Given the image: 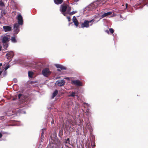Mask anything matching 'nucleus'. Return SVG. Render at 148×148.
Wrapping results in <instances>:
<instances>
[{"mask_svg":"<svg viewBox=\"0 0 148 148\" xmlns=\"http://www.w3.org/2000/svg\"><path fill=\"white\" fill-rule=\"evenodd\" d=\"M77 12L76 11H73L71 12L70 13V14H75V13H76V12Z\"/></svg>","mask_w":148,"mask_h":148,"instance_id":"nucleus-24","label":"nucleus"},{"mask_svg":"<svg viewBox=\"0 0 148 148\" xmlns=\"http://www.w3.org/2000/svg\"><path fill=\"white\" fill-rule=\"evenodd\" d=\"M11 41L13 42H15L16 41L15 38L14 37H12L11 38Z\"/></svg>","mask_w":148,"mask_h":148,"instance_id":"nucleus-20","label":"nucleus"},{"mask_svg":"<svg viewBox=\"0 0 148 148\" xmlns=\"http://www.w3.org/2000/svg\"><path fill=\"white\" fill-rule=\"evenodd\" d=\"M65 79H69V77H66V78H65Z\"/></svg>","mask_w":148,"mask_h":148,"instance_id":"nucleus-30","label":"nucleus"},{"mask_svg":"<svg viewBox=\"0 0 148 148\" xmlns=\"http://www.w3.org/2000/svg\"><path fill=\"white\" fill-rule=\"evenodd\" d=\"M3 27L5 32L10 31L11 29V28L10 26H4Z\"/></svg>","mask_w":148,"mask_h":148,"instance_id":"nucleus-12","label":"nucleus"},{"mask_svg":"<svg viewBox=\"0 0 148 148\" xmlns=\"http://www.w3.org/2000/svg\"><path fill=\"white\" fill-rule=\"evenodd\" d=\"M1 47L0 46V51L1 50Z\"/></svg>","mask_w":148,"mask_h":148,"instance_id":"nucleus-35","label":"nucleus"},{"mask_svg":"<svg viewBox=\"0 0 148 148\" xmlns=\"http://www.w3.org/2000/svg\"><path fill=\"white\" fill-rule=\"evenodd\" d=\"M51 73V72L49 69L45 68L43 69L42 71V74L45 77H47Z\"/></svg>","mask_w":148,"mask_h":148,"instance_id":"nucleus-6","label":"nucleus"},{"mask_svg":"<svg viewBox=\"0 0 148 148\" xmlns=\"http://www.w3.org/2000/svg\"><path fill=\"white\" fill-rule=\"evenodd\" d=\"M95 146V145H93V146L94 147Z\"/></svg>","mask_w":148,"mask_h":148,"instance_id":"nucleus-38","label":"nucleus"},{"mask_svg":"<svg viewBox=\"0 0 148 148\" xmlns=\"http://www.w3.org/2000/svg\"><path fill=\"white\" fill-rule=\"evenodd\" d=\"M104 3V2H103V3H102V4H103Z\"/></svg>","mask_w":148,"mask_h":148,"instance_id":"nucleus-42","label":"nucleus"},{"mask_svg":"<svg viewBox=\"0 0 148 148\" xmlns=\"http://www.w3.org/2000/svg\"><path fill=\"white\" fill-rule=\"evenodd\" d=\"M11 60V59L9 61V62H10Z\"/></svg>","mask_w":148,"mask_h":148,"instance_id":"nucleus-40","label":"nucleus"},{"mask_svg":"<svg viewBox=\"0 0 148 148\" xmlns=\"http://www.w3.org/2000/svg\"><path fill=\"white\" fill-rule=\"evenodd\" d=\"M2 134L0 132V138L2 137Z\"/></svg>","mask_w":148,"mask_h":148,"instance_id":"nucleus-28","label":"nucleus"},{"mask_svg":"<svg viewBox=\"0 0 148 148\" xmlns=\"http://www.w3.org/2000/svg\"><path fill=\"white\" fill-rule=\"evenodd\" d=\"M107 0H105V2L106 1H107Z\"/></svg>","mask_w":148,"mask_h":148,"instance_id":"nucleus-41","label":"nucleus"},{"mask_svg":"<svg viewBox=\"0 0 148 148\" xmlns=\"http://www.w3.org/2000/svg\"><path fill=\"white\" fill-rule=\"evenodd\" d=\"M10 67V65L9 64H7L5 67L4 68L3 67H2L0 68V76L1 75V78L7 75V70Z\"/></svg>","mask_w":148,"mask_h":148,"instance_id":"nucleus-1","label":"nucleus"},{"mask_svg":"<svg viewBox=\"0 0 148 148\" xmlns=\"http://www.w3.org/2000/svg\"><path fill=\"white\" fill-rule=\"evenodd\" d=\"M109 31L112 34H113L114 32V30L112 28H110L109 29Z\"/></svg>","mask_w":148,"mask_h":148,"instance_id":"nucleus-22","label":"nucleus"},{"mask_svg":"<svg viewBox=\"0 0 148 148\" xmlns=\"http://www.w3.org/2000/svg\"><path fill=\"white\" fill-rule=\"evenodd\" d=\"M2 63H0V67L1 66H2Z\"/></svg>","mask_w":148,"mask_h":148,"instance_id":"nucleus-31","label":"nucleus"},{"mask_svg":"<svg viewBox=\"0 0 148 148\" xmlns=\"http://www.w3.org/2000/svg\"><path fill=\"white\" fill-rule=\"evenodd\" d=\"M105 32H107V33H109V31L108 30H106Z\"/></svg>","mask_w":148,"mask_h":148,"instance_id":"nucleus-29","label":"nucleus"},{"mask_svg":"<svg viewBox=\"0 0 148 148\" xmlns=\"http://www.w3.org/2000/svg\"><path fill=\"white\" fill-rule=\"evenodd\" d=\"M23 113H24V114H25V111H23Z\"/></svg>","mask_w":148,"mask_h":148,"instance_id":"nucleus-36","label":"nucleus"},{"mask_svg":"<svg viewBox=\"0 0 148 148\" xmlns=\"http://www.w3.org/2000/svg\"><path fill=\"white\" fill-rule=\"evenodd\" d=\"M69 142H70L69 140V139L68 138H67V139H66V143H69Z\"/></svg>","mask_w":148,"mask_h":148,"instance_id":"nucleus-25","label":"nucleus"},{"mask_svg":"<svg viewBox=\"0 0 148 148\" xmlns=\"http://www.w3.org/2000/svg\"><path fill=\"white\" fill-rule=\"evenodd\" d=\"M65 83V82L64 80H58L56 82L55 84L59 86H62Z\"/></svg>","mask_w":148,"mask_h":148,"instance_id":"nucleus-8","label":"nucleus"},{"mask_svg":"<svg viewBox=\"0 0 148 148\" xmlns=\"http://www.w3.org/2000/svg\"><path fill=\"white\" fill-rule=\"evenodd\" d=\"M94 22V20H92L89 21H84V23H82L81 27H88L89 26V23H91L90 25H91L92 23Z\"/></svg>","mask_w":148,"mask_h":148,"instance_id":"nucleus-4","label":"nucleus"},{"mask_svg":"<svg viewBox=\"0 0 148 148\" xmlns=\"http://www.w3.org/2000/svg\"><path fill=\"white\" fill-rule=\"evenodd\" d=\"M58 71H60V69H58Z\"/></svg>","mask_w":148,"mask_h":148,"instance_id":"nucleus-37","label":"nucleus"},{"mask_svg":"<svg viewBox=\"0 0 148 148\" xmlns=\"http://www.w3.org/2000/svg\"><path fill=\"white\" fill-rule=\"evenodd\" d=\"M18 24L19 25H22L23 23V17L21 14H19L17 17Z\"/></svg>","mask_w":148,"mask_h":148,"instance_id":"nucleus-7","label":"nucleus"},{"mask_svg":"<svg viewBox=\"0 0 148 148\" xmlns=\"http://www.w3.org/2000/svg\"><path fill=\"white\" fill-rule=\"evenodd\" d=\"M71 8L69 6L66 5H62L61 6L60 11L62 12L63 15L66 16V14L64 13L66 10H67V13H69L70 11Z\"/></svg>","mask_w":148,"mask_h":148,"instance_id":"nucleus-2","label":"nucleus"},{"mask_svg":"<svg viewBox=\"0 0 148 148\" xmlns=\"http://www.w3.org/2000/svg\"><path fill=\"white\" fill-rule=\"evenodd\" d=\"M58 91L57 90H56L53 93L52 98H53L58 94Z\"/></svg>","mask_w":148,"mask_h":148,"instance_id":"nucleus-15","label":"nucleus"},{"mask_svg":"<svg viewBox=\"0 0 148 148\" xmlns=\"http://www.w3.org/2000/svg\"><path fill=\"white\" fill-rule=\"evenodd\" d=\"M33 74V72L32 71H29L28 72V76L29 77H32Z\"/></svg>","mask_w":148,"mask_h":148,"instance_id":"nucleus-18","label":"nucleus"},{"mask_svg":"<svg viewBox=\"0 0 148 148\" xmlns=\"http://www.w3.org/2000/svg\"><path fill=\"white\" fill-rule=\"evenodd\" d=\"M9 37L7 36H4L3 38L2 42L4 48H6L8 46V42L9 41Z\"/></svg>","mask_w":148,"mask_h":148,"instance_id":"nucleus-3","label":"nucleus"},{"mask_svg":"<svg viewBox=\"0 0 148 148\" xmlns=\"http://www.w3.org/2000/svg\"><path fill=\"white\" fill-rule=\"evenodd\" d=\"M45 130V129H43L42 130V132L41 133V137H44V132H43V130Z\"/></svg>","mask_w":148,"mask_h":148,"instance_id":"nucleus-21","label":"nucleus"},{"mask_svg":"<svg viewBox=\"0 0 148 148\" xmlns=\"http://www.w3.org/2000/svg\"><path fill=\"white\" fill-rule=\"evenodd\" d=\"M22 95L21 94H19L18 95V98L19 99H20L21 97L22 96Z\"/></svg>","mask_w":148,"mask_h":148,"instance_id":"nucleus-23","label":"nucleus"},{"mask_svg":"<svg viewBox=\"0 0 148 148\" xmlns=\"http://www.w3.org/2000/svg\"><path fill=\"white\" fill-rule=\"evenodd\" d=\"M126 8H127V4L126 3Z\"/></svg>","mask_w":148,"mask_h":148,"instance_id":"nucleus-32","label":"nucleus"},{"mask_svg":"<svg viewBox=\"0 0 148 148\" xmlns=\"http://www.w3.org/2000/svg\"><path fill=\"white\" fill-rule=\"evenodd\" d=\"M6 13V12H5V11H1V14H2V15H3H3H5Z\"/></svg>","mask_w":148,"mask_h":148,"instance_id":"nucleus-26","label":"nucleus"},{"mask_svg":"<svg viewBox=\"0 0 148 148\" xmlns=\"http://www.w3.org/2000/svg\"><path fill=\"white\" fill-rule=\"evenodd\" d=\"M63 1V0H54L55 3L56 4H61Z\"/></svg>","mask_w":148,"mask_h":148,"instance_id":"nucleus-16","label":"nucleus"},{"mask_svg":"<svg viewBox=\"0 0 148 148\" xmlns=\"http://www.w3.org/2000/svg\"><path fill=\"white\" fill-rule=\"evenodd\" d=\"M73 84L77 86H82V84L80 81L78 80H73L72 82Z\"/></svg>","mask_w":148,"mask_h":148,"instance_id":"nucleus-11","label":"nucleus"},{"mask_svg":"<svg viewBox=\"0 0 148 148\" xmlns=\"http://www.w3.org/2000/svg\"><path fill=\"white\" fill-rule=\"evenodd\" d=\"M75 95V93L74 92H70L69 94L68 95V96L69 97H74Z\"/></svg>","mask_w":148,"mask_h":148,"instance_id":"nucleus-19","label":"nucleus"},{"mask_svg":"<svg viewBox=\"0 0 148 148\" xmlns=\"http://www.w3.org/2000/svg\"><path fill=\"white\" fill-rule=\"evenodd\" d=\"M67 18L68 19V21H70V20H71V18H70L69 17H67Z\"/></svg>","mask_w":148,"mask_h":148,"instance_id":"nucleus-27","label":"nucleus"},{"mask_svg":"<svg viewBox=\"0 0 148 148\" xmlns=\"http://www.w3.org/2000/svg\"><path fill=\"white\" fill-rule=\"evenodd\" d=\"M79 0H75V1L76 2L78 1Z\"/></svg>","mask_w":148,"mask_h":148,"instance_id":"nucleus-34","label":"nucleus"},{"mask_svg":"<svg viewBox=\"0 0 148 148\" xmlns=\"http://www.w3.org/2000/svg\"><path fill=\"white\" fill-rule=\"evenodd\" d=\"M56 66L57 68H60L61 69V70H65L66 69V68L65 67L60 64H56Z\"/></svg>","mask_w":148,"mask_h":148,"instance_id":"nucleus-14","label":"nucleus"},{"mask_svg":"<svg viewBox=\"0 0 148 148\" xmlns=\"http://www.w3.org/2000/svg\"><path fill=\"white\" fill-rule=\"evenodd\" d=\"M95 8H95H93V9H94Z\"/></svg>","mask_w":148,"mask_h":148,"instance_id":"nucleus-44","label":"nucleus"},{"mask_svg":"<svg viewBox=\"0 0 148 148\" xmlns=\"http://www.w3.org/2000/svg\"><path fill=\"white\" fill-rule=\"evenodd\" d=\"M6 56L7 57V58L11 59L14 56V54L13 52L12 51H8L7 53L6 54Z\"/></svg>","mask_w":148,"mask_h":148,"instance_id":"nucleus-10","label":"nucleus"},{"mask_svg":"<svg viewBox=\"0 0 148 148\" xmlns=\"http://www.w3.org/2000/svg\"><path fill=\"white\" fill-rule=\"evenodd\" d=\"M4 6V5L3 3L1 1H0V9L2 10Z\"/></svg>","mask_w":148,"mask_h":148,"instance_id":"nucleus-17","label":"nucleus"},{"mask_svg":"<svg viewBox=\"0 0 148 148\" xmlns=\"http://www.w3.org/2000/svg\"><path fill=\"white\" fill-rule=\"evenodd\" d=\"M95 8H95H93V9H94Z\"/></svg>","mask_w":148,"mask_h":148,"instance_id":"nucleus-43","label":"nucleus"},{"mask_svg":"<svg viewBox=\"0 0 148 148\" xmlns=\"http://www.w3.org/2000/svg\"><path fill=\"white\" fill-rule=\"evenodd\" d=\"M86 106H88V104L86 103Z\"/></svg>","mask_w":148,"mask_h":148,"instance_id":"nucleus-33","label":"nucleus"},{"mask_svg":"<svg viewBox=\"0 0 148 148\" xmlns=\"http://www.w3.org/2000/svg\"><path fill=\"white\" fill-rule=\"evenodd\" d=\"M73 21L76 26L77 27L78 26V23L76 17L75 16H74L73 17Z\"/></svg>","mask_w":148,"mask_h":148,"instance_id":"nucleus-13","label":"nucleus"},{"mask_svg":"<svg viewBox=\"0 0 148 148\" xmlns=\"http://www.w3.org/2000/svg\"><path fill=\"white\" fill-rule=\"evenodd\" d=\"M16 125H18V124H16Z\"/></svg>","mask_w":148,"mask_h":148,"instance_id":"nucleus-39","label":"nucleus"},{"mask_svg":"<svg viewBox=\"0 0 148 148\" xmlns=\"http://www.w3.org/2000/svg\"><path fill=\"white\" fill-rule=\"evenodd\" d=\"M19 25L17 23L15 24L14 26V31L15 33L17 34L19 31Z\"/></svg>","mask_w":148,"mask_h":148,"instance_id":"nucleus-9","label":"nucleus"},{"mask_svg":"<svg viewBox=\"0 0 148 148\" xmlns=\"http://www.w3.org/2000/svg\"><path fill=\"white\" fill-rule=\"evenodd\" d=\"M112 12H108L107 13H104V12H103V11H102L100 13L101 14H103L102 15H101L100 14H99L98 15V17L99 18H100V19H101L105 17L110 16L112 14Z\"/></svg>","mask_w":148,"mask_h":148,"instance_id":"nucleus-5","label":"nucleus"}]
</instances>
